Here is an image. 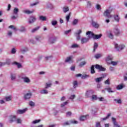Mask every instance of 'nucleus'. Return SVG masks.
<instances>
[{
	"label": "nucleus",
	"instance_id": "obj_38",
	"mask_svg": "<svg viewBox=\"0 0 127 127\" xmlns=\"http://www.w3.org/2000/svg\"><path fill=\"white\" fill-rule=\"evenodd\" d=\"M73 88H77V87H78V82H77V81H74L73 82Z\"/></svg>",
	"mask_w": 127,
	"mask_h": 127
},
{
	"label": "nucleus",
	"instance_id": "obj_41",
	"mask_svg": "<svg viewBox=\"0 0 127 127\" xmlns=\"http://www.w3.org/2000/svg\"><path fill=\"white\" fill-rule=\"evenodd\" d=\"M71 13L69 12L68 15L66 16V20L68 22H69V20L70 19V17L71 16Z\"/></svg>",
	"mask_w": 127,
	"mask_h": 127
},
{
	"label": "nucleus",
	"instance_id": "obj_15",
	"mask_svg": "<svg viewBox=\"0 0 127 127\" xmlns=\"http://www.w3.org/2000/svg\"><path fill=\"white\" fill-rule=\"evenodd\" d=\"M12 65H16L17 66L18 69H20V68H22V65L21 64L19 63H17L16 62H14L12 63Z\"/></svg>",
	"mask_w": 127,
	"mask_h": 127
},
{
	"label": "nucleus",
	"instance_id": "obj_64",
	"mask_svg": "<svg viewBox=\"0 0 127 127\" xmlns=\"http://www.w3.org/2000/svg\"><path fill=\"white\" fill-rule=\"evenodd\" d=\"M124 81H127V73L124 75Z\"/></svg>",
	"mask_w": 127,
	"mask_h": 127
},
{
	"label": "nucleus",
	"instance_id": "obj_56",
	"mask_svg": "<svg viewBox=\"0 0 127 127\" xmlns=\"http://www.w3.org/2000/svg\"><path fill=\"white\" fill-rule=\"evenodd\" d=\"M114 101L116 102L117 104H122V99H114Z\"/></svg>",
	"mask_w": 127,
	"mask_h": 127
},
{
	"label": "nucleus",
	"instance_id": "obj_19",
	"mask_svg": "<svg viewBox=\"0 0 127 127\" xmlns=\"http://www.w3.org/2000/svg\"><path fill=\"white\" fill-rule=\"evenodd\" d=\"M114 33L116 36H119L120 34H121V32H120V30L118 28H116L114 29Z\"/></svg>",
	"mask_w": 127,
	"mask_h": 127
},
{
	"label": "nucleus",
	"instance_id": "obj_32",
	"mask_svg": "<svg viewBox=\"0 0 127 127\" xmlns=\"http://www.w3.org/2000/svg\"><path fill=\"white\" fill-rule=\"evenodd\" d=\"M113 60V57L111 55L108 56V57L106 58V61H110V60Z\"/></svg>",
	"mask_w": 127,
	"mask_h": 127
},
{
	"label": "nucleus",
	"instance_id": "obj_13",
	"mask_svg": "<svg viewBox=\"0 0 127 127\" xmlns=\"http://www.w3.org/2000/svg\"><path fill=\"white\" fill-rule=\"evenodd\" d=\"M72 58H73V57L72 56H69L65 60V63H72L73 61L72 60Z\"/></svg>",
	"mask_w": 127,
	"mask_h": 127
},
{
	"label": "nucleus",
	"instance_id": "obj_3",
	"mask_svg": "<svg viewBox=\"0 0 127 127\" xmlns=\"http://www.w3.org/2000/svg\"><path fill=\"white\" fill-rule=\"evenodd\" d=\"M57 40V37H50L48 39V43L49 44H54L55 42H56V40Z\"/></svg>",
	"mask_w": 127,
	"mask_h": 127
},
{
	"label": "nucleus",
	"instance_id": "obj_53",
	"mask_svg": "<svg viewBox=\"0 0 127 127\" xmlns=\"http://www.w3.org/2000/svg\"><path fill=\"white\" fill-rule=\"evenodd\" d=\"M68 103H69V101H67L65 102H64L62 104H61V107L62 108H63V107H65V106H66V105H67V104H68Z\"/></svg>",
	"mask_w": 127,
	"mask_h": 127
},
{
	"label": "nucleus",
	"instance_id": "obj_6",
	"mask_svg": "<svg viewBox=\"0 0 127 127\" xmlns=\"http://www.w3.org/2000/svg\"><path fill=\"white\" fill-rule=\"evenodd\" d=\"M27 108H25L23 110H17L16 111V115H22V114H24L26 112H27Z\"/></svg>",
	"mask_w": 127,
	"mask_h": 127
},
{
	"label": "nucleus",
	"instance_id": "obj_39",
	"mask_svg": "<svg viewBox=\"0 0 127 127\" xmlns=\"http://www.w3.org/2000/svg\"><path fill=\"white\" fill-rule=\"evenodd\" d=\"M92 6V2H91L90 1H88L87 2V7H88V8H90V7H91Z\"/></svg>",
	"mask_w": 127,
	"mask_h": 127
},
{
	"label": "nucleus",
	"instance_id": "obj_61",
	"mask_svg": "<svg viewBox=\"0 0 127 127\" xmlns=\"http://www.w3.org/2000/svg\"><path fill=\"white\" fill-rule=\"evenodd\" d=\"M7 36L11 37V36H12V32L11 31H8Z\"/></svg>",
	"mask_w": 127,
	"mask_h": 127
},
{
	"label": "nucleus",
	"instance_id": "obj_26",
	"mask_svg": "<svg viewBox=\"0 0 127 127\" xmlns=\"http://www.w3.org/2000/svg\"><path fill=\"white\" fill-rule=\"evenodd\" d=\"M39 28H40V26H38L36 28L32 29L31 32H32V33H34V32H36V31H37L39 29Z\"/></svg>",
	"mask_w": 127,
	"mask_h": 127
},
{
	"label": "nucleus",
	"instance_id": "obj_60",
	"mask_svg": "<svg viewBox=\"0 0 127 127\" xmlns=\"http://www.w3.org/2000/svg\"><path fill=\"white\" fill-rule=\"evenodd\" d=\"M17 124H21L22 120L20 118H17L16 119Z\"/></svg>",
	"mask_w": 127,
	"mask_h": 127
},
{
	"label": "nucleus",
	"instance_id": "obj_21",
	"mask_svg": "<svg viewBox=\"0 0 127 127\" xmlns=\"http://www.w3.org/2000/svg\"><path fill=\"white\" fill-rule=\"evenodd\" d=\"M104 79V77H100L95 78V81L96 83H100V82H102L103 79Z\"/></svg>",
	"mask_w": 127,
	"mask_h": 127
},
{
	"label": "nucleus",
	"instance_id": "obj_22",
	"mask_svg": "<svg viewBox=\"0 0 127 127\" xmlns=\"http://www.w3.org/2000/svg\"><path fill=\"white\" fill-rule=\"evenodd\" d=\"M34 11V10H32V11H30L29 10H23V12H24V13H26V14H30L31 13H33Z\"/></svg>",
	"mask_w": 127,
	"mask_h": 127
},
{
	"label": "nucleus",
	"instance_id": "obj_14",
	"mask_svg": "<svg viewBox=\"0 0 127 127\" xmlns=\"http://www.w3.org/2000/svg\"><path fill=\"white\" fill-rule=\"evenodd\" d=\"M22 79L23 80V82H24V83H27V84L30 83V79H29L28 77L24 76L23 77Z\"/></svg>",
	"mask_w": 127,
	"mask_h": 127
},
{
	"label": "nucleus",
	"instance_id": "obj_27",
	"mask_svg": "<svg viewBox=\"0 0 127 127\" xmlns=\"http://www.w3.org/2000/svg\"><path fill=\"white\" fill-rule=\"evenodd\" d=\"M18 11H19V9L16 7H15L13 10V14L17 15L18 14Z\"/></svg>",
	"mask_w": 127,
	"mask_h": 127
},
{
	"label": "nucleus",
	"instance_id": "obj_31",
	"mask_svg": "<svg viewBox=\"0 0 127 127\" xmlns=\"http://www.w3.org/2000/svg\"><path fill=\"white\" fill-rule=\"evenodd\" d=\"M11 96H6L5 97V100L6 102H9V101H11Z\"/></svg>",
	"mask_w": 127,
	"mask_h": 127
},
{
	"label": "nucleus",
	"instance_id": "obj_1",
	"mask_svg": "<svg viewBox=\"0 0 127 127\" xmlns=\"http://www.w3.org/2000/svg\"><path fill=\"white\" fill-rule=\"evenodd\" d=\"M112 11H113V8L112 7H110L108 9H107L103 13L104 16L108 17V18H112L113 17V16L111 15Z\"/></svg>",
	"mask_w": 127,
	"mask_h": 127
},
{
	"label": "nucleus",
	"instance_id": "obj_57",
	"mask_svg": "<svg viewBox=\"0 0 127 127\" xmlns=\"http://www.w3.org/2000/svg\"><path fill=\"white\" fill-rule=\"evenodd\" d=\"M52 25H53V26H55L57 24V21L56 20H53L51 22Z\"/></svg>",
	"mask_w": 127,
	"mask_h": 127
},
{
	"label": "nucleus",
	"instance_id": "obj_10",
	"mask_svg": "<svg viewBox=\"0 0 127 127\" xmlns=\"http://www.w3.org/2000/svg\"><path fill=\"white\" fill-rule=\"evenodd\" d=\"M94 35L95 34L93 32L88 31L86 32V35H88V38H89V40L90 39V38H94Z\"/></svg>",
	"mask_w": 127,
	"mask_h": 127
},
{
	"label": "nucleus",
	"instance_id": "obj_29",
	"mask_svg": "<svg viewBox=\"0 0 127 127\" xmlns=\"http://www.w3.org/2000/svg\"><path fill=\"white\" fill-rule=\"evenodd\" d=\"M94 67H95L94 65H92L91 67V74H95L96 73V71H95V69L94 68Z\"/></svg>",
	"mask_w": 127,
	"mask_h": 127
},
{
	"label": "nucleus",
	"instance_id": "obj_49",
	"mask_svg": "<svg viewBox=\"0 0 127 127\" xmlns=\"http://www.w3.org/2000/svg\"><path fill=\"white\" fill-rule=\"evenodd\" d=\"M29 43H31V44H36V42H35L33 39L29 40Z\"/></svg>",
	"mask_w": 127,
	"mask_h": 127
},
{
	"label": "nucleus",
	"instance_id": "obj_20",
	"mask_svg": "<svg viewBox=\"0 0 127 127\" xmlns=\"http://www.w3.org/2000/svg\"><path fill=\"white\" fill-rule=\"evenodd\" d=\"M39 20L41 21H46L47 20V17L45 16L41 15L39 17Z\"/></svg>",
	"mask_w": 127,
	"mask_h": 127
},
{
	"label": "nucleus",
	"instance_id": "obj_18",
	"mask_svg": "<svg viewBox=\"0 0 127 127\" xmlns=\"http://www.w3.org/2000/svg\"><path fill=\"white\" fill-rule=\"evenodd\" d=\"M88 117H89V115H84V116H80L79 120L81 122H83V121H86V120H87V119H88Z\"/></svg>",
	"mask_w": 127,
	"mask_h": 127
},
{
	"label": "nucleus",
	"instance_id": "obj_23",
	"mask_svg": "<svg viewBox=\"0 0 127 127\" xmlns=\"http://www.w3.org/2000/svg\"><path fill=\"white\" fill-rule=\"evenodd\" d=\"M10 78L12 81H15V79H16V74L14 73H11Z\"/></svg>",
	"mask_w": 127,
	"mask_h": 127
},
{
	"label": "nucleus",
	"instance_id": "obj_25",
	"mask_svg": "<svg viewBox=\"0 0 127 127\" xmlns=\"http://www.w3.org/2000/svg\"><path fill=\"white\" fill-rule=\"evenodd\" d=\"M105 90H106L108 93H114L115 92L114 90H113L112 88L110 87L105 88Z\"/></svg>",
	"mask_w": 127,
	"mask_h": 127
},
{
	"label": "nucleus",
	"instance_id": "obj_52",
	"mask_svg": "<svg viewBox=\"0 0 127 127\" xmlns=\"http://www.w3.org/2000/svg\"><path fill=\"white\" fill-rule=\"evenodd\" d=\"M29 104L30 107H34V106H35V103H34V102H33L32 101H30Z\"/></svg>",
	"mask_w": 127,
	"mask_h": 127
},
{
	"label": "nucleus",
	"instance_id": "obj_34",
	"mask_svg": "<svg viewBox=\"0 0 127 127\" xmlns=\"http://www.w3.org/2000/svg\"><path fill=\"white\" fill-rule=\"evenodd\" d=\"M5 63L7 65H10V63H11V60L9 59H6V61Z\"/></svg>",
	"mask_w": 127,
	"mask_h": 127
},
{
	"label": "nucleus",
	"instance_id": "obj_28",
	"mask_svg": "<svg viewBox=\"0 0 127 127\" xmlns=\"http://www.w3.org/2000/svg\"><path fill=\"white\" fill-rule=\"evenodd\" d=\"M63 10L64 13H66V12L69 11V7L68 6L63 7Z\"/></svg>",
	"mask_w": 127,
	"mask_h": 127
},
{
	"label": "nucleus",
	"instance_id": "obj_62",
	"mask_svg": "<svg viewBox=\"0 0 127 127\" xmlns=\"http://www.w3.org/2000/svg\"><path fill=\"white\" fill-rule=\"evenodd\" d=\"M102 56V55L101 54H97L95 56V58L96 59H99V58H101V57Z\"/></svg>",
	"mask_w": 127,
	"mask_h": 127
},
{
	"label": "nucleus",
	"instance_id": "obj_9",
	"mask_svg": "<svg viewBox=\"0 0 127 127\" xmlns=\"http://www.w3.org/2000/svg\"><path fill=\"white\" fill-rule=\"evenodd\" d=\"M35 21H36V17H35V16H31L30 17L28 21V22L30 23V24L35 22Z\"/></svg>",
	"mask_w": 127,
	"mask_h": 127
},
{
	"label": "nucleus",
	"instance_id": "obj_42",
	"mask_svg": "<svg viewBox=\"0 0 127 127\" xmlns=\"http://www.w3.org/2000/svg\"><path fill=\"white\" fill-rule=\"evenodd\" d=\"M78 22H79V20L75 19L72 22V24L73 25H76L78 24Z\"/></svg>",
	"mask_w": 127,
	"mask_h": 127
},
{
	"label": "nucleus",
	"instance_id": "obj_33",
	"mask_svg": "<svg viewBox=\"0 0 127 127\" xmlns=\"http://www.w3.org/2000/svg\"><path fill=\"white\" fill-rule=\"evenodd\" d=\"M41 122V120L39 119V120H36L33 121L32 122V124H33V125H35V124H38V123H40Z\"/></svg>",
	"mask_w": 127,
	"mask_h": 127
},
{
	"label": "nucleus",
	"instance_id": "obj_55",
	"mask_svg": "<svg viewBox=\"0 0 127 127\" xmlns=\"http://www.w3.org/2000/svg\"><path fill=\"white\" fill-rule=\"evenodd\" d=\"M111 117V113H109L108 115L104 118H103V121H106V120H108L109 118Z\"/></svg>",
	"mask_w": 127,
	"mask_h": 127
},
{
	"label": "nucleus",
	"instance_id": "obj_4",
	"mask_svg": "<svg viewBox=\"0 0 127 127\" xmlns=\"http://www.w3.org/2000/svg\"><path fill=\"white\" fill-rule=\"evenodd\" d=\"M16 121V116L15 115H10L9 117V123L10 124H12L14 122Z\"/></svg>",
	"mask_w": 127,
	"mask_h": 127
},
{
	"label": "nucleus",
	"instance_id": "obj_30",
	"mask_svg": "<svg viewBox=\"0 0 127 127\" xmlns=\"http://www.w3.org/2000/svg\"><path fill=\"white\" fill-rule=\"evenodd\" d=\"M92 25L93 26V27H95L96 28H98L99 27V25L98 23H96L95 22H92Z\"/></svg>",
	"mask_w": 127,
	"mask_h": 127
},
{
	"label": "nucleus",
	"instance_id": "obj_5",
	"mask_svg": "<svg viewBox=\"0 0 127 127\" xmlns=\"http://www.w3.org/2000/svg\"><path fill=\"white\" fill-rule=\"evenodd\" d=\"M82 33L81 30H78L76 32L74 33L75 36L76 37V40H80L81 39V36L80 34Z\"/></svg>",
	"mask_w": 127,
	"mask_h": 127
},
{
	"label": "nucleus",
	"instance_id": "obj_35",
	"mask_svg": "<svg viewBox=\"0 0 127 127\" xmlns=\"http://www.w3.org/2000/svg\"><path fill=\"white\" fill-rule=\"evenodd\" d=\"M27 51H28V49L27 48H24L21 49V52L22 54H24V52H27Z\"/></svg>",
	"mask_w": 127,
	"mask_h": 127
},
{
	"label": "nucleus",
	"instance_id": "obj_16",
	"mask_svg": "<svg viewBox=\"0 0 127 127\" xmlns=\"http://www.w3.org/2000/svg\"><path fill=\"white\" fill-rule=\"evenodd\" d=\"M31 96H32V94L30 93H27L24 95V99L25 100H28L31 98Z\"/></svg>",
	"mask_w": 127,
	"mask_h": 127
},
{
	"label": "nucleus",
	"instance_id": "obj_45",
	"mask_svg": "<svg viewBox=\"0 0 127 127\" xmlns=\"http://www.w3.org/2000/svg\"><path fill=\"white\" fill-rule=\"evenodd\" d=\"M35 39H36V40H37V41H40V40H42V38L40 36H36L35 37Z\"/></svg>",
	"mask_w": 127,
	"mask_h": 127
},
{
	"label": "nucleus",
	"instance_id": "obj_43",
	"mask_svg": "<svg viewBox=\"0 0 127 127\" xmlns=\"http://www.w3.org/2000/svg\"><path fill=\"white\" fill-rule=\"evenodd\" d=\"M51 86H52V83L51 82H50L49 83H46L45 89H48V88H50Z\"/></svg>",
	"mask_w": 127,
	"mask_h": 127
},
{
	"label": "nucleus",
	"instance_id": "obj_17",
	"mask_svg": "<svg viewBox=\"0 0 127 127\" xmlns=\"http://www.w3.org/2000/svg\"><path fill=\"white\" fill-rule=\"evenodd\" d=\"M93 93H94V91H93V90H88L86 91V93H85V96L86 98H89V97H90V96H91V95H92V94H93Z\"/></svg>",
	"mask_w": 127,
	"mask_h": 127
},
{
	"label": "nucleus",
	"instance_id": "obj_51",
	"mask_svg": "<svg viewBox=\"0 0 127 127\" xmlns=\"http://www.w3.org/2000/svg\"><path fill=\"white\" fill-rule=\"evenodd\" d=\"M115 20L117 22H119L120 21V17H119V15H117L114 16Z\"/></svg>",
	"mask_w": 127,
	"mask_h": 127
},
{
	"label": "nucleus",
	"instance_id": "obj_58",
	"mask_svg": "<svg viewBox=\"0 0 127 127\" xmlns=\"http://www.w3.org/2000/svg\"><path fill=\"white\" fill-rule=\"evenodd\" d=\"M97 99H98V98L97 97V95H92V100L93 101H96V100H97Z\"/></svg>",
	"mask_w": 127,
	"mask_h": 127
},
{
	"label": "nucleus",
	"instance_id": "obj_44",
	"mask_svg": "<svg viewBox=\"0 0 127 127\" xmlns=\"http://www.w3.org/2000/svg\"><path fill=\"white\" fill-rule=\"evenodd\" d=\"M86 61H83V62H81L80 64H79V67H83V66H84V65L85 64H86Z\"/></svg>",
	"mask_w": 127,
	"mask_h": 127
},
{
	"label": "nucleus",
	"instance_id": "obj_36",
	"mask_svg": "<svg viewBox=\"0 0 127 127\" xmlns=\"http://www.w3.org/2000/svg\"><path fill=\"white\" fill-rule=\"evenodd\" d=\"M79 47V45L77 44H73L70 48H78Z\"/></svg>",
	"mask_w": 127,
	"mask_h": 127
},
{
	"label": "nucleus",
	"instance_id": "obj_7",
	"mask_svg": "<svg viewBox=\"0 0 127 127\" xmlns=\"http://www.w3.org/2000/svg\"><path fill=\"white\" fill-rule=\"evenodd\" d=\"M71 124L77 125V124H78V122L74 120H71L69 122H66L64 123L63 126H70Z\"/></svg>",
	"mask_w": 127,
	"mask_h": 127
},
{
	"label": "nucleus",
	"instance_id": "obj_2",
	"mask_svg": "<svg viewBox=\"0 0 127 127\" xmlns=\"http://www.w3.org/2000/svg\"><path fill=\"white\" fill-rule=\"evenodd\" d=\"M115 47L117 51H122V50H124V49H125L126 46H125V45H120L119 46L118 44H115Z\"/></svg>",
	"mask_w": 127,
	"mask_h": 127
},
{
	"label": "nucleus",
	"instance_id": "obj_50",
	"mask_svg": "<svg viewBox=\"0 0 127 127\" xmlns=\"http://www.w3.org/2000/svg\"><path fill=\"white\" fill-rule=\"evenodd\" d=\"M124 88L123 84H120L117 87V90H122Z\"/></svg>",
	"mask_w": 127,
	"mask_h": 127
},
{
	"label": "nucleus",
	"instance_id": "obj_54",
	"mask_svg": "<svg viewBox=\"0 0 127 127\" xmlns=\"http://www.w3.org/2000/svg\"><path fill=\"white\" fill-rule=\"evenodd\" d=\"M38 3H39V1H37V2H35L34 3H31L30 4V6H34V5H37V4H38Z\"/></svg>",
	"mask_w": 127,
	"mask_h": 127
},
{
	"label": "nucleus",
	"instance_id": "obj_40",
	"mask_svg": "<svg viewBox=\"0 0 127 127\" xmlns=\"http://www.w3.org/2000/svg\"><path fill=\"white\" fill-rule=\"evenodd\" d=\"M9 28H11L12 29H13V30H14V31H17V29L16 28V27H14V26L12 25L9 26Z\"/></svg>",
	"mask_w": 127,
	"mask_h": 127
},
{
	"label": "nucleus",
	"instance_id": "obj_48",
	"mask_svg": "<svg viewBox=\"0 0 127 127\" xmlns=\"http://www.w3.org/2000/svg\"><path fill=\"white\" fill-rule=\"evenodd\" d=\"M19 31L21 32H24V31H26V29L24 27H21Z\"/></svg>",
	"mask_w": 127,
	"mask_h": 127
},
{
	"label": "nucleus",
	"instance_id": "obj_63",
	"mask_svg": "<svg viewBox=\"0 0 127 127\" xmlns=\"http://www.w3.org/2000/svg\"><path fill=\"white\" fill-rule=\"evenodd\" d=\"M47 8H49L50 9H52V7H53L52 4H48L47 5Z\"/></svg>",
	"mask_w": 127,
	"mask_h": 127
},
{
	"label": "nucleus",
	"instance_id": "obj_37",
	"mask_svg": "<svg viewBox=\"0 0 127 127\" xmlns=\"http://www.w3.org/2000/svg\"><path fill=\"white\" fill-rule=\"evenodd\" d=\"M41 94H48V90L46 89H43L40 91Z\"/></svg>",
	"mask_w": 127,
	"mask_h": 127
},
{
	"label": "nucleus",
	"instance_id": "obj_8",
	"mask_svg": "<svg viewBox=\"0 0 127 127\" xmlns=\"http://www.w3.org/2000/svg\"><path fill=\"white\" fill-rule=\"evenodd\" d=\"M107 36L109 37V38H110V39H114V34H113V31L112 30H109L107 31Z\"/></svg>",
	"mask_w": 127,
	"mask_h": 127
},
{
	"label": "nucleus",
	"instance_id": "obj_24",
	"mask_svg": "<svg viewBox=\"0 0 127 127\" xmlns=\"http://www.w3.org/2000/svg\"><path fill=\"white\" fill-rule=\"evenodd\" d=\"M102 35L99 34V35H95L93 36V39L97 40V39H100L101 37H102Z\"/></svg>",
	"mask_w": 127,
	"mask_h": 127
},
{
	"label": "nucleus",
	"instance_id": "obj_59",
	"mask_svg": "<svg viewBox=\"0 0 127 127\" xmlns=\"http://www.w3.org/2000/svg\"><path fill=\"white\" fill-rule=\"evenodd\" d=\"M112 120L113 122V124H114V126H117V121H116V118L112 117Z\"/></svg>",
	"mask_w": 127,
	"mask_h": 127
},
{
	"label": "nucleus",
	"instance_id": "obj_46",
	"mask_svg": "<svg viewBox=\"0 0 127 127\" xmlns=\"http://www.w3.org/2000/svg\"><path fill=\"white\" fill-rule=\"evenodd\" d=\"M90 75L88 74H83L81 76V79H87V78H89Z\"/></svg>",
	"mask_w": 127,
	"mask_h": 127
},
{
	"label": "nucleus",
	"instance_id": "obj_11",
	"mask_svg": "<svg viewBox=\"0 0 127 127\" xmlns=\"http://www.w3.org/2000/svg\"><path fill=\"white\" fill-rule=\"evenodd\" d=\"M96 69H98L100 71H106V69L104 67H103L102 65H100L99 64H96L95 66Z\"/></svg>",
	"mask_w": 127,
	"mask_h": 127
},
{
	"label": "nucleus",
	"instance_id": "obj_47",
	"mask_svg": "<svg viewBox=\"0 0 127 127\" xmlns=\"http://www.w3.org/2000/svg\"><path fill=\"white\" fill-rule=\"evenodd\" d=\"M98 43H94V49H93V52H95L96 51V49L98 48Z\"/></svg>",
	"mask_w": 127,
	"mask_h": 127
},
{
	"label": "nucleus",
	"instance_id": "obj_12",
	"mask_svg": "<svg viewBox=\"0 0 127 127\" xmlns=\"http://www.w3.org/2000/svg\"><path fill=\"white\" fill-rule=\"evenodd\" d=\"M89 38H82L80 39L81 44H85V43H87L89 41Z\"/></svg>",
	"mask_w": 127,
	"mask_h": 127
}]
</instances>
